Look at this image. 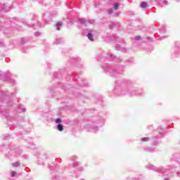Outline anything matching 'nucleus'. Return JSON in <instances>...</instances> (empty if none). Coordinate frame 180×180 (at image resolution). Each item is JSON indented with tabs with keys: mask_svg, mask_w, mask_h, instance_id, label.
<instances>
[{
	"mask_svg": "<svg viewBox=\"0 0 180 180\" xmlns=\"http://www.w3.org/2000/svg\"><path fill=\"white\" fill-rule=\"evenodd\" d=\"M140 39H141V36H136V40H140Z\"/></svg>",
	"mask_w": 180,
	"mask_h": 180,
	"instance_id": "9d476101",
	"label": "nucleus"
},
{
	"mask_svg": "<svg viewBox=\"0 0 180 180\" xmlns=\"http://www.w3.org/2000/svg\"><path fill=\"white\" fill-rule=\"evenodd\" d=\"M64 127L63 126V124H59L58 125V130H59V131H63V130H64Z\"/></svg>",
	"mask_w": 180,
	"mask_h": 180,
	"instance_id": "f257e3e1",
	"label": "nucleus"
},
{
	"mask_svg": "<svg viewBox=\"0 0 180 180\" xmlns=\"http://www.w3.org/2000/svg\"><path fill=\"white\" fill-rule=\"evenodd\" d=\"M19 165H20V164L19 162H15L13 164V167H14L15 168L19 167Z\"/></svg>",
	"mask_w": 180,
	"mask_h": 180,
	"instance_id": "39448f33",
	"label": "nucleus"
},
{
	"mask_svg": "<svg viewBox=\"0 0 180 180\" xmlns=\"http://www.w3.org/2000/svg\"><path fill=\"white\" fill-rule=\"evenodd\" d=\"M112 11L111 10L110 11H109V13H112Z\"/></svg>",
	"mask_w": 180,
	"mask_h": 180,
	"instance_id": "9b49d317",
	"label": "nucleus"
},
{
	"mask_svg": "<svg viewBox=\"0 0 180 180\" xmlns=\"http://www.w3.org/2000/svg\"><path fill=\"white\" fill-rule=\"evenodd\" d=\"M114 9H115V11H117V10L119 9V4L115 3V4H114Z\"/></svg>",
	"mask_w": 180,
	"mask_h": 180,
	"instance_id": "20e7f679",
	"label": "nucleus"
},
{
	"mask_svg": "<svg viewBox=\"0 0 180 180\" xmlns=\"http://www.w3.org/2000/svg\"><path fill=\"white\" fill-rule=\"evenodd\" d=\"M60 122H61V119L60 118L56 119V123H60Z\"/></svg>",
	"mask_w": 180,
	"mask_h": 180,
	"instance_id": "6e6552de",
	"label": "nucleus"
},
{
	"mask_svg": "<svg viewBox=\"0 0 180 180\" xmlns=\"http://www.w3.org/2000/svg\"><path fill=\"white\" fill-rule=\"evenodd\" d=\"M11 176H16V172H11Z\"/></svg>",
	"mask_w": 180,
	"mask_h": 180,
	"instance_id": "423d86ee",
	"label": "nucleus"
},
{
	"mask_svg": "<svg viewBox=\"0 0 180 180\" xmlns=\"http://www.w3.org/2000/svg\"><path fill=\"white\" fill-rule=\"evenodd\" d=\"M147 7V3L146 2H142L141 4V8H146Z\"/></svg>",
	"mask_w": 180,
	"mask_h": 180,
	"instance_id": "7ed1b4c3",
	"label": "nucleus"
},
{
	"mask_svg": "<svg viewBox=\"0 0 180 180\" xmlns=\"http://www.w3.org/2000/svg\"><path fill=\"white\" fill-rule=\"evenodd\" d=\"M63 25V22H59L57 23L56 26L58 27L60 26H62Z\"/></svg>",
	"mask_w": 180,
	"mask_h": 180,
	"instance_id": "0eeeda50",
	"label": "nucleus"
},
{
	"mask_svg": "<svg viewBox=\"0 0 180 180\" xmlns=\"http://www.w3.org/2000/svg\"><path fill=\"white\" fill-rule=\"evenodd\" d=\"M88 39H89V40H91V41H94V35L92 34V33L88 34Z\"/></svg>",
	"mask_w": 180,
	"mask_h": 180,
	"instance_id": "f03ea898",
	"label": "nucleus"
},
{
	"mask_svg": "<svg viewBox=\"0 0 180 180\" xmlns=\"http://www.w3.org/2000/svg\"><path fill=\"white\" fill-rule=\"evenodd\" d=\"M142 141H148V138H143Z\"/></svg>",
	"mask_w": 180,
	"mask_h": 180,
	"instance_id": "1a4fd4ad",
	"label": "nucleus"
}]
</instances>
